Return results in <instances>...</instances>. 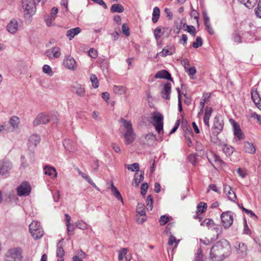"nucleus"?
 <instances>
[{
	"mask_svg": "<svg viewBox=\"0 0 261 261\" xmlns=\"http://www.w3.org/2000/svg\"><path fill=\"white\" fill-rule=\"evenodd\" d=\"M154 77L156 79H165L171 81H173L171 74L166 70L159 71L156 72Z\"/></svg>",
	"mask_w": 261,
	"mask_h": 261,
	"instance_id": "19",
	"label": "nucleus"
},
{
	"mask_svg": "<svg viewBox=\"0 0 261 261\" xmlns=\"http://www.w3.org/2000/svg\"><path fill=\"white\" fill-rule=\"evenodd\" d=\"M223 122L222 120L219 119L217 117H215L214 119V124L213 131L214 134L218 135L223 129Z\"/></svg>",
	"mask_w": 261,
	"mask_h": 261,
	"instance_id": "12",
	"label": "nucleus"
},
{
	"mask_svg": "<svg viewBox=\"0 0 261 261\" xmlns=\"http://www.w3.org/2000/svg\"><path fill=\"white\" fill-rule=\"evenodd\" d=\"M211 156L214 158V163H218L220 165L224 164V162L221 159L220 157L216 154L211 153Z\"/></svg>",
	"mask_w": 261,
	"mask_h": 261,
	"instance_id": "48",
	"label": "nucleus"
},
{
	"mask_svg": "<svg viewBox=\"0 0 261 261\" xmlns=\"http://www.w3.org/2000/svg\"><path fill=\"white\" fill-rule=\"evenodd\" d=\"M174 52V49L172 46H167L161 52L158 53L157 55H160L165 57L169 55H172Z\"/></svg>",
	"mask_w": 261,
	"mask_h": 261,
	"instance_id": "26",
	"label": "nucleus"
},
{
	"mask_svg": "<svg viewBox=\"0 0 261 261\" xmlns=\"http://www.w3.org/2000/svg\"><path fill=\"white\" fill-rule=\"evenodd\" d=\"M113 91L116 94L121 95L126 93L127 88L123 86L114 85Z\"/></svg>",
	"mask_w": 261,
	"mask_h": 261,
	"instance_id": "32",
	"label": "nucleus"
},
{
	"mask_svg": "<svg viewBox=\"0 0 261 261\" xmlns=\"http://www.w3.org/2000/svg\"><path fill=\"white\" fill-rule=\"evenodd\" d=\"M43 72L48 75L51 76L53 75V71L51 67L48 65H44L42 68Z\"/></svg>",
	"mask_w": 261,
	"mask_h": 261,
	"instance_id": "53",
	"label": "nucleus"
},
{
	"mask_svg": "<svg viewBox=\"0 0 261 261\" xmlns=\"http://www.w3.org/2000/svg\"><path fill=\"white\" fill-rule=\"evenodd\" d=\"M77 171L78 172L79 174L88 182L91 181L92 180L87 174L82 172L79 168L77 169Z\"/></svg>",
	"mask_w": 261,
	"mask_h": 261,
	"instance_id": "58",
	"label": "nucleus"
},
{
	"mask_svg": "<svg viewBox=\"0 0 261 261\" xmlns=\"http://www.w3.org/2000/svg\"><path fill=\"white\" fill-rule=\"evenodd\" d=\"M221 219L222 225L225 228L229 227L233 223L232 212L227 211L222 213L221 215Z\"/></svg>",
	"mask_w": 261,
	"mask_h": 261,
	"instance_id": "9",
	"label": "nucleus"
},
{
	"mask_svg": "<svg viewBox=\"0 0 261 261\" xmlns=\"http://www.w3.org/2000/svg\"><path fill=\"white\" fill-rule=\"evenodd\" d=\"M81 32V29L79 27H76L70 29L67 31L66 35L68 37L69 39L71 40L74 37L79 34Z\"/></svg>",
	"mask_w": 261,
	"mask_h": 261,
	"instance_id": "29",
	"label": "nucleus"
},
{
	"mask_svg": "<svg viewBox=\"0 0 261 261\" xmlns=\"http://www.w3.org/2000/svg\"><path fill=\"white\" fill-rule=\"evenodd\" d=\"M193 261H203V254L201 248H198L197 250Z\"/></svg>",
	"mask_w": 261,
	"mask_h": 261,
	"instance_id": "43",
	"label": "nucleus"
},
{
	"mask_svg": "<svg viewBox=\"0 0 261 261\" xmlns=\"http://www.w3.org/2000/svg\"><path fill=\"white\" fill-rule=\"evenodd\" d=\"M151 119V123L159 134H163V115L159 112H154L152 114Z\"/></svg>",
	"mask_w": 261,
	"mask_h": 261,
	"instance_id": "3",
	"label": "nucleus"
},
{
	"mask_svg": "<svg viewBox=\"0 0 261 261\" xmlns=\"http://www.w3.org/2000/svg\"><path fill=\"white\" fill-rule=\"evenodd\" d=\"M141 173L139 175L137 173L135 174L134 181L136 184V186L138 187L139 184L144 179V173L141 171Z\"/></svg>",
	"mask_w": 261,
	"mask_h": 261,
	"instance_id": "41",
	"label": "nucleus"
},
{
	"mask_svg": "<svg viewBox=\"0 0 261 261\" xmlns=\"http://www.w3.org/2000/svg\"><path fill=\"white\" fill-rule=\"evenodd\" d=\"M31 191L30 185L27 182H23L17 188V195L19 196H28Z\"/></svg>",
	"mask_w": 261,
	"mask_h": 261,
	"instance_id": "10",
	"label": "nucleus"
},
{
	"mask_svg": "<svg viewBox=\"0 0 261 261\" xmlns=\"http://www.w3.org/2000/svg\"><path fill=\"white\" fill-rule=\"evenodd\" d=\"M120 122L125 129V132L123 135L125 144L129 145L133 143L136 139V134L134 133L131 122L123 118L120 119Z\"/></svg>",
	"mask_w": 261,
	"mask_h": 261,
	"instance_id": "2",
	"label": "nucleus"
},
{
	"mask_svg": "<svg viewBox=\"0 0 261 261\" xmlns=\"http://www.w3.org/2000/svg\"><path fill=\"white\" fill-rule=\"evenodd\" d=\"M23 9L24 10L25 16L30 17L33 15L36 11L35 3L33 0H22Z\"/></svg>",
	"mask_w": 261,
	"mask_h": 261,
	"instance_id": "6",
	"label": "nucleus"
},
{
	"mask_svg": "<svg viewBox=\"0 0 261 261\" xmlns=\"http://www.w3.org/2000/svg\"><path fill=\"white\" fill-rule=\"evenodd\" d=\"M203 42L201 38L198 36L197 37L195 41L193 43L192 45L194 48H197L201 46Z\"/></svg>",
	"mask_w": 261,
	"mask_h": 261,
	"instance_id": "50",
	"label": "nucleus"
},
{
	"mask_svg": "<svg viewBox=\"0 0 261 261\" xmlns=\"http://www.w3.org/2000/svg\"><path fill=\"white\" fill-rule=\"evenodd\" d=\"M238 253H240L242 256H245L247 254V246L244 243H239L237 248Z\"/></svg>",
	"mask_w": 261,
	"mask_h": 261,
	"instance_id": "40",
	"label": "nucleus"
},
{
	"mask_svg": "<svg viewBox=\"0 0 261 261\" xmlns=\"http://www.w3.org/2000/svg\"><path fill=\"white\" fill-rule=\"evenodd\" d=\"M52 53L55 58H59L61 55L60 49L59 47L56 46L52 49Z\"/></svg>",
	"mask_w": 261,
	"mask_h": 261,
	"instance_id": "57",
	"label": "nucleus"
},
{
	"mask_svg": "<svg viewBox=\"0 0 261 261\" xmlns=\"http://www.w3.org/2000/svg\"><path fill=\"white\" fill-rule=\"evenodd\" d=\"M59 120L58 115L57 113L52 114L51 117H50V121H52L55 124H57Z\"/></svg>",
	"mask_w": 261,
	"mask_h": 261,
	"instance_id": "64",
	"label": "nucleus"
},
{
	"mask_svg": "<svg viewBox=\"0 0 261 261\" xmlns=\"http://www.w3.org/2000/svg\"><path fill=\"white\" fill-rule=\"evenodd\" d=\"M127 249L125 248H123L119 251L118 252V259L121 260L123 259L124 256L126 254Z\"/></svg>",
	"mask_w": 261,
	"mask_h": 261,
	"instance_id": "54",
	"label": "nucleus"
},
{
	"mask_svg": "<svg viewBox=\"0 0 261 261\" xmlns=\"http://www.w3.org/2000/svg\"><path fill=\"white\" fill-rule=\"evenodd\" d=\"M179 242V240H177L173 235L170 234L168 244L169 245L172 246L175 243V247H176Z\"/></svg>",
	"mask_w": 261,
	"mask_h": 261,
	"instance_id": "45",
	"label": "nucleus"
},
{
	"mask_svg": "<svg viewBox=\"0 0 261 261\" xmlns=\"http://www.w3.org/2000/svg\"><path fill=\"white\" fill-rule=\"evenodd\" d=\"M171 92V84L170 83H167L164 85L163 89L161 91V96L165 99H170V93Z\"/></svg>",
	"mask_w": 261,
	"mask_h": 261,
	"instance_id": "18",
	"label": "nucleus"
},
{
	"mask_svg": "<svg viewBox=\"0 0 261 261\" xmlns=\"http://www.w3.org/2000/svg\"><path fill=\"white\" fill-rule=\"evenodd\" d=\"M58 12V10L57 8L54 7L52 8L50 15L47 16L45 18V21L47 26L49 27L51 25L53 21L55 19L57 16Z\"/></svg>",
	"mask_w": 261,
	"mask_h": 261,
	"instance_id": "17",
	"label": "nucleus"
},
{
	"mask_svg": "<svg viewBox=\"0 0 261 261\" xmlns=\"http://www.w3.org/2000/svg\"><path fill=\"white\" fill-rule=\"evenodd\" d=\"M240 3L243 4L249 9L252 8L256 4L257 0H239Z\"/></svg>",
	"mask_w": 261,
	"mask_h": 261,
	"instance_id": "38",
	"label": "nucleus"
},
{
	"mask_svg": "<svg viewBox=\"0 0 261 261\" xmlns=\"http://www.w3.org/2000/svg\"><path fill=\"white\" fill-rule=\"evenodd\" d=\"M197 211L200 213H203L207 208V204L203 202H200L197 206Z\"/></svg>",
	"mask_w": 261,
	"mask_h": 261,
	"instance_id": "49",
	"label": "nucleus"
},
{
	"mask_svg": "<svg viewBox=\"0 0 261 261\" xmlns=\"http://www.w3.org/2000/svg\"><path fill=\"white\" fill-rule=\"evenodd\" d=\"M64 239H62L57 244L56 256L58 257H63L65 255V251L63 248Z\"/></svg>",
	"mask_w": 261,
	"mask_h": 261,
	"instance_id": "28",
	"label": "nucleus"
},
{
	"mask_svg": "<svg viewBox=\"0 0 261 261\" xmlns=\"http://www.w3.org/2000/svg\"><path fill=\"white\" fill-rule=\"evenodd\" d=\"M22 256L18 249H11L6 255L5 261H21Z\"/></svg>",
	"mask_w": 261,
	"mask_h": 261,
	"instance_id": "7",
	"label": "nucleus"
},
{
	"mask_svg": "<svg viewBox=\"0 0 261 261\" xmlns=\"http://www.w3.org/2000/svg\"><path fill=\"white\" fill-rule=\"evenodd\" d=\"M18 28V22L15 19L11 20L7 26L8 31L13 34L16 32Z\"/></svg>",
	"mask_w": 261,
	"mask_h": 261,
	"instance_id": "21",
	"label": "nucleus"
},
{
	"mask_svg": "<svg viewBox=\"0 0 261 261\" xmlns=\"http://www.w3.org/2000/svg\"><path fill=\"white\" fill-rule=\"evenodd\" d=\"M193 136L192 132L185 133V138L188 141V146L190 147L192 145L191 137Z\"/></svg>",
	"mask_w": 261,
	"mask_h": 261,
	"instance_id": "55",
	"label": "nucleus"
},
{
	"mask_svg": "<svg viewBox=\"0 0 261 261\" xmlns=\"http://www.w3.org/2000/svg\"><path fill=\"white\" fill-rule=\"evenodd\" d=\"M63 145L66 150L70 152H74L75 151V149L73 146V142L69 140H65L63 142Z\"/></svg>",
	"mask_w": 261,
	"mask_h": 261,
	"instance_id": "33",
	"label": "nucleus"
},
{
	"mask_svg": "<svg viewBox=\"0 0 261 261\" xmlns=\"http://www.w3.org/2000/svg\"><path fill=\"white\" fill-rule=\"evenodd\" d=\"M200 225L203 226H206L208 229L212 228L216 230V232L218 233L217 225L215 224L212 219H205L201 223Z\"/></svg>",
	"mask_w": 261,
	"mask_h": 261,
	"instance_id": "23",
	"label": "nucleus"
},
{
	"mask_svg": "<svg viewBox=\"0 0 261 261\" xmlns=\"http://www.w3.org/2000/svg\"><path fill=\"white\" fill-rule=\"evenodd\" d=\"M218 233H217V237L215 238H214V239L212 238L211 239V240L207 238H205L204 239H201L200 240V242L202 243L203 244L205 245H210L211 244H212L214 241H215L218 238Z\"/></svg>",
	"mask_w": 261,
	"mask_h": 261,
	"instance_id": "51",
	"label": "nucleus"
},
{
	"mask_svg": "<svg viewBox=\"0 0 261 261\" xmlns=\"http://www.w3.org/2000/svg\"><path fill=\"white\" fill-rule=\"evenodd\" d=\"M44 173L49 176H52L53 178L56 177L57 173L54 167L46 166L44 168Z\"/></svg>",
	"mask_w": 261,
	"mask_h": 261,
	"instance_id": "30",
	"label": "nucleus"
},
{
	"mask_svg": "<svg viewBox=\"0 0 261 261\" xmlns=\"http://www.w3.org/2000/svg\"><path fill=\"white\" fill-rule=\"evenodd\" d=\"M187 31L193 36H195L196 33L195 27L193 25H187Z\"/></svg>",
	"mask_w": 261,
	"mask_h": 261,
	"instance_id": "61",
	"label": "nucleus"
},
{
	"mask_svg": "<svg viewBox=\"0 0 261 261\" xmlns=\"http://www.w3.org/2000/svg\"><path fill=\"white\" fill-rule=\"evenodd\" d=\"M230 246L229 242L225 239L217 242L211 248V258L214 261H220L229 254Z\"/></svg>",
	"mask_w": 261,
	"mask_h": 261,
	"instance_id": "1",
	"label": "nucleus"
},
{
	"mask_svg": "<svg viewBox=\"0 0 261 261\" xmlns=\"http://www.w3.org/2000/svg\"><path fill=\"white\" fill-rule=\"evenodd\" d=\"M8 123L9 124L10 127L14 132L19 127V124L20 123L19 118L17 116L11 117Z\"/></svg>",
	"mask_w": 261,
	"mask_h": 261,
	"instance_id": "22",
	"label": "nucleus"
},
{
	"mask_svg": "<svg viewBox=\"0 0 261 261\" xmlns=\"http://www.w3.org/2000/svg\"><path fill=\"white\" fill-rule=\"evenodd\" d=\"M252 99L255 105L261 110V98L256 90H252L251 92Z\"/></svg>",
	"mask_w": 261,
	"mask_h": 261,
	"instance_id": "25",
	"label": "nucleus"
},
{
	"mask_svg": "<svg viewBox=\"0 0 261 261\" xmlns=\"http://www.w3.org/2000/svg\"><path fill=\"white\" fill-rule=\"evenodd\" d=\"M148 186L146 182L143 183L141 187V194L142 195H145L148 190Z\"/></svg>",
	"mask_w": 261,
	"mask_h": 261,
	"instance_id": "60",
	"label": "nucleus"
},
{
	"mask_svg": "<svg viewBox=\"0 0 261 261\" xmlns=\"http://www.w3.org/2000/svg\"><path fill=\"white\" fill-rule=\"evenodd\" d=\"M169 221V217L166 215L162 216L159 220L160 224L161 225H165Z\"/></svg>",
	"mask_w": 261,
	"mask_h": 261,
	"instance_id": "56",
	"label": "nucleus"
},
{
	"mask_svg": "<svg viewBox=\"0 0 261 261\" xmlns=\"http://www.w3.org/2000/svg\"><path fill=\"white\" fill-rule=\"evenodd\" d=\"M12 167V164L8 159L0 160V175L4 176L9 174Z\"/></svg>",
	"mask_w": 261,
	"mask_h": 261,
	"instance_id": "8",
	"label": "nucleus"
},
{
	"mask_svg": "<svg viewBox=\"0 0 261 261\" xmlns=\"http://www.w3.org/2000/svg\"><path fill=\"white\" fill-rule=\"evenodd\" d=\"M89 55L92 58H96L97 56V51L94 48H90L88 51Z\"/></svg>",
	"mask_w": 261,
	"mask_h": 261,
	"instance_id": "63",
	"label": "nucleus"
},
{
	"mask_svg": "<svg viewBox=\"0 0 261 261\" xmlns=\"http://www.w3.org/2000/svg\"><path fill=\"white\" fill-rule=\"evenodd\" d=\"M111 191L112 192L113 195L119 200H120L122 202H123V198L119 192L118 189L116 188L115 186H114L113 182H112L110 187Z\"/></svg>",
	"mask_w": 261,
	"mask_h": 261,
	"instance_id": "34",
	"label": "nucleus"
},
{
	"mask_svg": "<svg viewBox=\"0 0 261 261\" xmlns=\"http://www.w3.org/2000/svg\"><path fill=\"white\" fill-rule=\"evenodd\" d=\"M64 65L69 69L74 70L76 68V63L71 57H66L63 61Z\"/></svg>",
	"mask_w": 261,
	"mask_h": 261,
	"instance_id": "13",
	"label": "nucleus"
},
{
	"mask_svg": "<svg viewBox=\"0 0 261 261\" xmlns=\"http://www.w3.org/2000/svg\"><path fill=\"white\" fill-rule=\"evenodd\" d=\"M163 34L161 27L156 28L154 31V36L156 40H159Z\"/></svg>",
	"mask_w": 261,
	"mask_h": 261,
	"instance_id": "46",
	"label": "nucleus"
},
{
	"mask_svg": "<svg viewBox=\"0 0 261 261\" xmlns=\"http://www.w3.org/2000/svg\"><path fill=\"white\" fill-rule=\"evenodd\" d=\"M141 144L148 146H154L158 141L156 136L151 132L143 135L139 139Z\"/></svg>",
	"mask_w": 261,
	"mask_h": 261,
	"instance_id": "4",
	"label": "nucleus"
},
{
	"mask_svg": "<svg viewBox=\"0 0 261 261\" xmlns=\"http://www.w3.org/2000/svg\"><path fill=\"white\" fill-rule=\"evenodd\" d=\"M244 150L245 152L250 154H254L256 151V149L253 144L249 142L244 143Z\"/></svg>",
	"mask_w": 261,
	"mask_h": 261,
	"instance_id": "31",
	"label": "nucleus"
},
{
	"mask_svg": "<svg viewBox=\"0 0 261 261\" xmlns=\"http://www.w3.org/2000/svg\"><path fill=\"white\" fill-rule=\"evenodd\" d=\"M20 160L21 162L20 166L21 168H25L29 166V164L26 162V160L24 155H21Z\"/></svg>",
	"mask_w": 261,
	"mask_h": 261,
	"instance_id": "62",
	"label": "nucleus"
},
{
	"mask_svg": "<svg viewBox=\"0 0 261 261\" xmlns=\"http://www.w3.org/2000/svg\"><path fill=\"white\" fill-rule=\"evenodd\" d=\"M146 208L148 210L151 211L153 207V199L151 195L147 196L146 200Z\"/></svg>",
	"mask_w": 261,
	"mask_h": 261,
	"instance_id": "42",
	"label": "nucleus"
},
{
	"mask_svg": "<svg viewBox=\"0 0 261 261\" xmlns=\"http://www.w3.org/2000/svg\"><path fill=\"white\" fill-rule=\"evenodd\" d=\"M122 30L123 33L127 37L129 36L130 35L129 33V27L126 25L125 23H123L122 26Z\"/></svg>",
	"mask_w": 261,
	"mask_h": 261,
	"instance_id": "59",
	"label": "nucleus"
},
{
	"mask_svg": "<svg viewBox=\"0 0 261 261\" xmlns=\"http://www.w3.org/2000/svg\"><path fill=\"white\" fill-rule=\"evenodd\" d=\"M160 16V10L158 7L154 8L152 13V21L153 23H156Z\"/></svg>",
	"mask_w": 261,
	"mask_h": 261,
	"instance_id": "36",
	"label": "nucleus"
},
{
	"mask_svg": "<svg viewBox=\"0 0 261 261\" xmlns=\"http://www.w3.org/2000/svg\"><path fill=\"white\" fill-rule=\"evenodd\" d=\"M125 166L127 167L128 170H130L132 171H138L139 169V165L137 163H134L132 165L125 164Z\"/></svg>",
	"mask_w": 261,
	"mask_h": 261,
	"instance_id": "44",
	"label": "nucleus"
},
{
	"mask_svg": "<svg viewBox=\"0 0 261 261\" xmlns=\"http://www.w3.org/2000/svg\"><path fill=\"white\" fill-rule=\"evenodd\" d=\"M90 80L92 82V86L94 88H97L99 86V82L96 75L92 74L90 76Z\"/></svg>",
	"mask_w": 261,
	"mask_h": 261,
	"instance_id": "47",
	"label": "nucleus"
},
{
	"mask_svg": "<svg viewBox=\"0 0 261 261\" xmlns=\"http://www.w3.org/2000/svg\"><path fill=\"white\" fill-rule=\"evenodd\" d=\"M232 126L233 129V133L234 136L237 138L239 140L244 139L245 138V136L241 130L240 125L239 124L233 121Z\"/></svg>",
	"mask_w": 261,
	"mask_h": 261,
	"instance_id": "15",
	"label": "nucleus"
},
{
	"mask_svg": "<svg viewBox=\"0 0 261 261\" xmlns=\"http://www.w3.org/2000/svg\"><path fill=\"white\" fill-rule=\"evenodd\" d=\"M29 229L32 236L35 239L41 238L44 234L40 222L37 221H33L30 224Z\"/></svg>",
	"mask_w": 261,
	"mask_h": 261,
	"instance_id": "5",
	"label": "nucleus"
},
{
	"mask_svg": "<svg viewBox=\"0 0 261 261\" xmlns=\"http://www.w3.org/2000/svg\"><path fill=\"white\" fill-rule=\"evenodd\" d=\"M123 7L119 4H113L111 8V11L112 13H122L124 11Z\"/></svg>",
	"mask_w": 261,
	"mask_h": 261,
	"instance_id": "39",
	"label": "nucleus"
},
{
	"mask_svg": "<svg viewBox=\"0 0 261 261\" xmlns=\"http://www.w3.org/2000/svg\"><path fill=\"white\" fill-rule=\"evenodd\" d=\"M213 112V109L211 107H206L203 117V121L205 125L210 127L209 120Z\"/></svg>",
	"mask_w": 261,
	"mask_h": 261,
	"instance_id": "24",
	"label": "nucleus"
},
{
	"mask_svg": "<svg viewBox=\"0 0 261 261\" xmlns=\"http://www.w3.org/2000/svg\"><path fill=\"white\" fill-rule=\"evenodd\" d=\"M50 121V116L44 113L39 114L33 121L34 125H38L41 124H47Z\"/></svg>",
	"mask_w": 261,
	"mask_h": 261,
	"instance_id": "11",
	"label": "nucleus"
},
{
	"mask_svg": "<svg viewBox=\"0 0 261 261\" xmlns=\"http://www.w3.org/2000/svg\"><path fill=\"white\" fill-rule=\"evenodd\" d=\"M40 137L38 135L34 134L30 136L29 139V146L30 147H36L40 142Z\"/></svg>",
	"mask_w": 261,
	"mask_h": 261,
	"instance_id": "20",
	"label": "nucleus"
},
{
	"mask_svg": "<svg viewBox=\"0 0 261 261\" xmlns=\"http://www.w3.org/2000/svg\"><path fill=\"white\" fill-rule=\"evenodd\" d=\"M72 91L77 95L80 97H83L85 95V89L83 85L80 84H75L72 87Z\"/></svg>",
	"mask_w": 261,
	"mask_h": 261,
	"instance_id": "14",
	"label": "nucleus"
},
{
	"mask_svg": "<svg viewBox=\"0 0 261 261\" xmlns=\"http://www.w3.org/2000/svg\"><path fill=\"white\" fill-rule=\"evenodd\" d=\"M219 146L222 148L223 152L227 155L229 156L232 154L234 151L233 147L224 143L220 144Z\"/></svg>",
	"mask_w": 261,
	"mask_h": 261,
	"instance_id": "27",
	"label": "nucleus"
},
{
	"mask_svg": "<svg viewBox=\"0 0 261 261\" xmlns=\"http://www.w3.org/2000/svg\"><path fill=\"white\" fill-rule=\"evenodd\" d=\"M136 212L138 215L145 217L146 213L144 208V205L142 203H139L137 206Z\"/></svg>",
	"mask_w": 261,
	"mask_h": 261,
	"instance_id": "37",
	"label": "nucleus"
},
{
	"mask_svg": "<svg viewBox=\"0 0 261 261\" xmlns=\"http://www.w3.org/2000/svg\"><path fill=\"white\" fill-rule=\"evenodd\" d=\"M74 225L75 227H77L83 230L86 229L87 228V224L82 221H77L76 222H75Z\"/></svg>",
	"mask_w": 261,
	"mask_h": 261,
	"instance_id": "52",
	"label": "nucleus"
},
{
	"mask_svg": "<svg viewBox=\"0 0 261 261\" xmlns=\"http://www.w3.org/2000/svg\"><path fill=\"white\" fill-rule=\"evenodd\" d=\"M13 132L8 122H5L3 125H0V133L6 134Z\"/></svg>",
	"mask_w": 261,
	"mask_h": 261,
	"instance_id": "35",
	"label": "nucleus"
},
{
	"mask_svg": "<svg viewBox=\"0 0 261 261\" xmlns=\"http://www.w3.org/2000/svg\"><path fill=\"white\" fill-rule=\"evenodd\" d=\"M223 191L230 200L234 201L237 199V196L235 193L232 190L231 187L230 186L224 185Z\"/></svg>",
	"mask_w": 261,
	"mask_h": 261,
	"instance_id": "16",
	"label": "nucleus"
}]
</instances>
